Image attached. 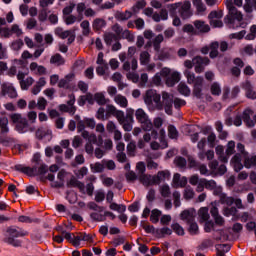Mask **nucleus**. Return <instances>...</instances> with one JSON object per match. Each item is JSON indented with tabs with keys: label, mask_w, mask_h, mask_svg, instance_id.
I'll use <instances>...</instances> for the list:
<instances>
[{
	"label": "nucleus",
	"mask_w": 256,
	"mask_h": 256,
	"mask_svg": "<svg viewBox=\"0 0 256 256\" xmlns=\"http://www.w3.org/2000/svg\"><path fill=\"white\" fill-rule=\"evenodd\" d=\"M160 194L164 198L171 197V187L167 184L160 186Z\"/></svg>",
	"instance_id": "nucleus-58"
},
{
	"label": "nucleus",
	"mask_w": 256,
	"mask_h": 256,
	"mask_svg": "<svg viewBox=\"0 0 256 256\" xmlns=\"http://www.w3.org/2000/svg\"><path fill=\"white\" fill-rule=\"evenodd\" d=\"M118 39H126L129 41V43H133V41H135V35H133L131 31L125 29L122 30V34L119 36Z\"/></svg>",
	"instance_id": "nucleus-48"
},
{
	"label": "nucleus",
	"mask_w": 256,
	"mask_h": 256,
	"mask_svg": "<svg viewBox=\"0 0 256 256\" xmlns=\"http://www.w3.org/2000/svg\"><path fill=\"white\" fill-rule=\"evenodd\" d=\"M226 157H231V155H234L235 153V141H229L227 143V148H226Z\"/></svg>",
	"instance_id": "nucleus-59"
},
{
	"label": "nucleus",
	"mask_w": 256,
	"mask_h": 256,
	"mask_svg": "<svg viewBox=\"0 0 256 256\" xmlns=\"http://www.w3.org/2000/svg\"><path fill=\"white\" fill-rule=\"evenodd\" d=\"M210 93L211 95L219 97V95H221V85L217 82L212 83L210 86Z\"/></svg>",
	"instance_id": "nucleus-51"
},
{
	"label": "nucleus",
	"mask_w": 256,
	"mask_h": 256,
	"mask_svg": "<svg viewBox=\"0 0 256 256\" xmlns=\"http://www.w3.org/2000/svg\"><path fill=\"white\" fill-rule=\"evenodd\" d=\"M221 187H218L217 190L214 191V195H219V202L222 205H228V207H231L233 203H235V198L227 196V194L221 192Z\"/></svg>",
	"instance_id": "nucleus-13"
},
{
	"label": "nucleus",
	"mask_w": 256,
	"mask_h": 256,
	"mask_svg": "<svg viewBox=\"0 0 256 256\" xmlns=\"http://www.w3.org/2000/svg\"><path fill=\"white\" fill-rule=\"evenodd\" d=\"M15 129L18 133H27L29 129V122L27 121V118H24L20 123L16 124Z\"/></svg>",
	"instance_id": "nucleus-37"
},
{
	"label": "nucleus",
	"mask_w": 256,
	"mask_h": 256,
	"mask_svg": "<svg viewBox=\"0 0 256 256\" xmlns=\"http://www.w3.org/2000/svg\"><path fill=\"white\" fill-rule=\"evenodd\" d=\"M51 130L47 129V128H39L37 131H36V137L41 140L43 139L44 137H47V135H51Z\"/></svg>",
	"instance_id": "nucleus-56"
},
{
	"label": "nucleus",
	"mask_w": 256,
	"mask_h": 256,
	"mask_svg": "<svg viewBox=\"0 0 256 256\" xmlns=\"http://www.w3.org/2000/svg\"><path fill=\"white\" fill-rule=\"evenodd\" d=\"M186 70H184V76L187 79L188 85H193L192 95L197 99H203V84L205 80L202 76H196L191 69L195 67L194 58L192 60H185L183 63Z\"/></svg>",
	"instance_id": "nucleus-1"
},
{
	"label": "nucleus",
	"mask_w": 256,
	"mask_h": 256,
	"mask_svg": "<svg viewBox=\"0 0 256 256\" xmlns=\"http://www.w3.org/2000/svg\"><path fill=\"white\" fill-rule=\"evenodd\" d=\"M189 233L190 235H199V225H197V223L194 222H190L189 224Z\"/></svg>",
	"instance_id": "nucleus-60"
},
{
	"label": "nucleus",
	"mask_w": 256,
	"mask_h": 256,
	"mask_svg": "<svg viewBox=\"0 0 256 256\" xmlns=\"http://www.w3.org/2000/svg\"><path fill=\"white\" fill-rule=\"evenodd\" d=\"M180 16L182 19H189L191 17V2L185 1L183 4L180 5L179 9Z\"/></svg>",
	"instance_id": "nucleus-17"
},
{
	"label": "nucleus",
	"mask_w": 256,
	"mask_h": 256,
	"mask_svg": "<svg viewBox=\"0 0 256 256\" xmlns=\"http://www.w3.org/2000/svg\"><path fill=\"white\" fill-rule=\"evenodd\" d=\"M66 186L71 189L72 187H77L79 191L83 192L85 191V184L81 181H79L75 176H72L70 180L66 183Z\"/></svg>",
	"instance_id": "nucleus-21"
},
{
	"label": "nucleus",
	"mask_w": 256,
	"mask_h": 256,
	"mask_svg": "<svg viewBox=\"0 0 256 256\" xmlns=\"http://www.w3.org/2000/svg\"><path fill=\"white\" fill-rule=\"evenodd\" d=\"M171 179V172L169 170L158 171L157 175L152 176V183L160 185L161 183Z\"/></svg>",
	"instance_id": "nucleus-12"
},
{
	"label": "nucleus",
	"mask_w": 256,
	"mask_h": 256,
	"mask_svg": "<svg viewBox=\"0 0 256 256\" xmlns=\"http://www.w3.org/2000/svg\"><path fill=\"white\" fill-rule=\"evenodd\" d=\"M160 217H161V211L158 209H154L151 212L150 221H152V223H159Z\"/></svg>",
	"instance_id": "nucleus-62"
},
{
	"label": "nucleus",
	"mask_w": 256,
	"mask_h": 256,
	"mask_svg": "<svg viewBox=\"0 0 256 256\" xmlns=\"http://www.w3.org/2000/svg\"><path fill=\"white\" fill-rule=\"evenodd\" d=\"M80 27L82 29V35L84 37H89V35L91 33V24L89 23V20H83L80 23Z\"/></svg>",
	"instance_id": "nucleus-40"
},
{
	"label": "nucleus",
	"mask_w": 256,
	"mask_h": 256,
	"mask_svg": "<svg viewBox=\"0 0 256 256\" xmlns=\"http://www.w3.org/2000/svg\"><path fill=\"white\" fill-rule=\"evenodd\" d=\"M117 39L119 38L114 33L109 32L104 34V41L106 45H111V43H113V41H117Z\"/></svg>",
	"instance_id": "nucleus-57"
},
{
	"label": "nucleus",
	"mask_w": 256,
	"mask_h": 256,
	"mask_svg": "<svg viewBox=\"0 0 256 256\" xmlns=\"http://www.w3.org/2000/svg\"><path fill=\"white\" fill-rule=\"evenodd\" d=\"M61 236L64 237V239H66V241H69V243H72L75 246V241L77 239V236H75L72 233H69L65 230L61 231Z\"/></svg>",
	"instance_id": "nucleus-53"
},
{
	"label": "nucleus",
	"mask_w": 256,
	"mask_h": 256,
	"mask_svg": "<svg viewBox=\"0 0 256 256\" xmlns=\"http://www.w3.org/2000/svg\"><path fill=\"white\" fill-rule=\"evenodd\" d=\"M144 103L149 111H163V104H161V94L157 90H147L144 96Z\"/></svg>",
	"instance_id": "nucleus-4"
},
{
	"label": "nucleus",
	"mask_w": 256,
	"mask_h": 256,
	"mask_svg": "<svg viewBox=\"0 0 256 256\" xmlns=\"http://www.w3.org/2000/svg\"><path fill=\"white\" fill-rule=\"evenodd\" d=\"M54 33L60 39H67V37H69V35H71V30H63V28L57 27V28H55Z\"/></svg>",
	"instance_id": "nucleus-44"
},
{
	"label": "nucleus",
	"mask_w": 256,
	"mask_h": 256,
	"mask_svg": "<svg viewBox=\"0 0 256 256\" xmlns=\"http://www.w3.org/2000/svg\"><path fill=\"white\" fill-rule=\"evenodd\" d=\"M194 26L196 27V29H198V31H200V33H209V31H211L209 24H206L201 20H196L194 22Z\"/></svg>",
	"instance_id": "nucleus-35"
},
{
	"label": "nucleus",
	"mask_w": 256,
	"mask_h": 256,
	"mask_svg": "<svg viewBox=\"0 0 256 256\" xmlns=\"http://www.w3.org/2000/svg\"><path fill=\"white\" fill-rule=\"evenodd\" d=\"M171 233H173V230L168 227L156 229V235H158L159 237H165V235H171Z\"/></svg>",
	"instance_id": "nucleus-63"
},
{
	"label": "nucleus",
	"mask_w": 256,
	"mask_h": 256,
	"mask_svg": "<svg viewBox=\"0 0 256 256\" xmlns=\"http://www.w3.org/2000/svg\"><path fill=\"white\" fill-rule=\"evenodd\" d=\"M7 133H9V119H7V117H0V145L7 143V140L3 137V135H7Z\"/></svg>",
	"instance_id": "nucleus-14"
},
{
	"label": "nucleus",
	"mask_w": 256,
	"mask_h": 256,
	"mask_svg": "<svg viewBox=\"0 0 256 256\" xmlns=\"http://www.w3.org/2000/svg\"><path fill=\"white\" fill-rule=\"evenodd\" d=\"M180 218L182 221H186V223H193L195 221V212L189 211V210H184L180 214Z\"/></svg>",
	"instance_id": "nucleus-28"
},
{
	"label": "nucleus",
	"mask_w": 256,
	"mask_h": 256,
	"mask_svg": "<svg viewBox=\"0 0 256 256\" xmlns=\"http://www.w3.org/2000/svg\"><path fill=\"white\" fill-rule=\"evenodd\" d=\"M205 145H207L206 138H202L197 144V148L199 149L198 157L201 161L205 159Z\"/></svg>",
	"instance_id": "nucleus-34"
},
{
	"label": "nucleus",
	"mask_w": 256,
	"mask_h": 256,
	"mask_svg": "<svg viewBox=\"0 0 256 256\" xmlns=\"http://www.w3.org/2000/svg\"><path fill=\"white\" fill-rule=\"evenodd\" d=\"M243 159H244V167H246V169H251V167H256V155L249 156L248 154Z\"/></svg>",
	"instance_id": "nucleus-38"
},
{
	"label": "nucleus",
	"mask_w": 256,
	"mask_h": 256,
	"mask_svg": "<svg viewBox=\"0 0 256 256\" xmlns=\"http://www.w3.org/2000/svg\"><path fill=\"white\" fill-rule=\"evenodd\" d=\"M4 235V243L12 245V247H21L22 242L18 239V237H27V235H29V232L17 226H10L6 229Z\"/></svg>",
	"instance_id": "nucleus-2"
},
{
	"label": "nucleus",
	"mask_w": 256,
	"mask_h": 256,
	"mask_svg": "<svg viewBox=\"0 0 256 256\" xmlns=\"http://www.w3.org/2000/svg\"><path fill=\"white\" fill-rule=\"evenodd\" d=\"M225 5L228 14L224 18V22L226 25H229V27L235 28V23H241V21H243V12L239 11V9L233 5V0H227Z\"/></svg>",
	"instance_id": "nucleus-3"
},
{
	"label": "nucleus",
	"mask_w": 256,
	"mask_h": 256,
	"mask_svg": "<svg viewBox=\"0 0 256 256\" xmlns=\"http://www.w3.org/2000/svg\"><path fill=\"white\" fill-rule=\"evenodd\" d=\"M90 169L92 173H103V170L105 169V164L96 162L90 165Z\"/></svg>",
	"instance_id": "nucleus-52"
},
{
	"label": "nucleus",
	"mask_w": 256,
	"mask_h": 256,
	"mask_svg": "<svg viewBox=\"0 0 256 256\" xmlns=\"http://www.w3.org/2000/svg\"><path fill=\"white\" fill-rule=\"evenodd\" d=\"M83 21V16H75L73 14H70L68 16H64V23L67 25H73L75 23H81Z\"/></svg>",
	"instance_id": "nucleus-32"
},
{
	"label": "nucleus",
	"mask_w": 256,
	"mask_h": 256,
	"mask_svg": "<svg viewBox=\"0 0 256 256\" xmlns=\"http://www.w3.org/2000/svg\"><path fill=\"white\" fill-rule=\"evenodd\" d=\"M243 8L245 13H253V9L256 11V0H245Z\"/></svg>",
	"instance_id": "nucleus-43"
},
{
	"label": "nucleus",
	"mask_w": 256,
	"mask_h": 256,
	"mask_svg": "<svg viewBox=\"0 0 256 256\" xmlns=\"http://www.w3.org/2000/svg\"><path fill=\"white\" fill-rule=\"evenodd\" d=\"M94 101L98 105H107V103H111V100L107 97H105V93L103 92H97L94 94Z\"/></svg>",
	"instance_id": "nucleus-27"
},
{
	"label": "nucleus",
	"mask_w": 256,
	"mask_h": 256,
	"mask_svg": "<svg viewBox=\"0 0 256 256\" xmlns=\"http://www.w3.org/2000/svg\"><path fill=\"white\" fill-rule=\"evenodd\" d=\"M73 79H75V74H68V75H66L64 78H62L58 82V87L60 89H69V87L71 85V81H73Z\"/></svg>",
	"instance_id": "nucleus-22"
},
{
	"label": "nucleus",
	"mask_w": 256,
	"mask_h": 256,
	"mask_svg": "<svg viewBox=\"0 0 256 256\" xmlns=\"http://www.w3.org/2000/svg\"><path fill=\"white\" fill-rule=\"evenodd\" d=\"M183 197L186 201H190V199L195 197V190H193L191 187H186L183 192Z\"/></svg>",
	"instance_id": "nucleus-55"
},
{
	"label": "nucleus",
	"mask_w": 256,
	"mask_h": 256,
	"mask_svg": "<svg viewBox=\"0 0 256 256\" xmlns=\"http://www.w3.org/2000/svg\"><path fill=\"white\" fill-rule=\"evenodd\" d=\"M163 41H165V37H163V34L157 35L152 42L154 50L159 51L161 49V43H163Z\"/></svg>",
	"instance_id": "nucleus-47"
},
{
	"label": "nucleus",
	"mask_w": 256,
	"mask_h": 256,
	"mask_svg": "<svg viewBox=\"0 0 256 256\" xmlns=\"http://www.w3.org/2000/svg\"><path fill=\"white\" fill-rule=\"evenodd\" d=\"M95 143H97V135L91 134L88 138V142L85 144V151L88 155H93L95 152V148L93 147Z\"/></svg>",
	"instance_id": "nucleus-18"
},
{
	"label": "nucleus",
	"mask_w": 256,
	"mask_h": 256,
	"mask_svg": "<svg viewBox=\"0 0 256 256\" xmlns=\"http://www.w3.org/2000/svg\"><path fill=\"white\" fill-rule=\"evenodd\" d=\"M50 63L52 65H56L57 67H61V65H65V58H63V56H61V54L56 53L51 56Z\"/></svg>",
	"instance_id": "nucleus-33"
},
{
	"label": "nucleus",
	"mask_w": 256,
	"mask_h": 256,
	"mask_svg": "<svg viewBox=\"0 0 256 256\" xmlns=\"http://www.w3.org/2000/svg\"><path fill=\"white\" fill-rule=\"evenodd\" d=\"M179 81H181V74L179 72H173L167 77L166 85L167 87H175Z\"/></svg>",
	"instance_id": "nucleus-20"
},
{
	"label": "nucleus",
	"mask_w": 256,
	"mask_h": 256,
	"mask_svg": "<svg viewBox=\"0 0 256 256\" xmlns=\"http://www.w3.org/2000/svg\"><path fill=\"white\" fill-rule=\"evenodd\" d=\"M2 95L5 97V95H8L10 99H16L17 97V90L13 86H8L3 84L2 85Z\"/></svg>",
	"instance_id": "nucleus-23"
},
{
	"label": "nucleus",
	"mask_w": 256,
	"mask_h": 256,
	"mask_svg": "<svg viewBox=\"0 0 256 256\" xmlns=\"http://www.w3.org/2000/svg\"><path fill=\"white\" fill-rule=\"evenodd\" d=\"M162 110L165 109V113L167 115H173V94H169V92H162Z\"/></svg>",
	"instance_id": "nucleus-8"
},
{
	"label": "nucleus",
	"mask_w": 256,
	"mask_h": 256,
	"mask_svg": "<svg viewBox=\"0 0 256 256\" xmlns=\"http://www.w3.org/2000/svg\"><path fill=\"white\" fill-rule=\"evenodd\" d=\"M231 163L234 167V171H236V173H239V171H241V169H243V164L241 163V154L240 153H236L232 159H231Z\"/></svg>",
	"instance_id": "nucleus-24"
},
{
	"label": "nucleus",
	"mask_w": 256,
	"mask_h": 256,
	"mask_svg": "<svg viewBox=\"0 0 256 256\" xmlns=\"http://www.w3.org/2000/svg\"><path fill=\"white\" fill-rule=\"evenodd\" d=\"M17 79L20 81V87L23 91H27L35 83V79L33 77H27L25 79V73L18 72ZM25 79V80H24Z\"/></svg>",
	"instance_id": "nucleus-11"
},
{
	"label": "nucleus",
	"mask_w": 256,
	"mask_h": 256,
	"mask_svg": "<svg viewBox=\"0 0 256 256\" xmlns=\"http://www.w3.org/2000/svg\"><path fill=\"white\" fill-rule=\"evenodd\" d=\"M139 181L142 183V185H145V187H149V185L153 184V177L149 174H142L139 176Z\"/></svg>",
	"instance_id": "nucleus-42"
},
{
	"label": "nucleus",
	"mask_w": 256,
	"mask_h": 256,
	"mask_svg": "<svg viewBox=\"0 0 256 256\" xmlns=\"http://www.w3.org/2000/svg\"><path fill=\"white\" fill-rule=\"evenodd\" d=\"M198 216L200 217L201 221H209L210 216H209V208L207 207H202L198 211Z\"/></svg>",
	"instance_id": "nucleus-50"
},
{
	"label": "nucleus",
	"mask_w": 256,
	"mask_h": 256,
	"mask_svg": "<svg viewBox=\"0 0 256 256\" xmlns=\"http://www.w3.org/2000/svg\"><path fill=\"white\" fill-rule=\"evenodd\" d=\"M139 61L141 65H149L151 62V54H149L147 51H142L140 53Z\"/></svg>",
	"instance_id": "nucleus-46"
},
{
	"label": "nucleus",
	"mask_w": 256,
	"mask_h": 256,
	"mask_svg": "<svg viewBox=\"0 0 256 256\" xmlns=\"http://www.w3.org/2000/svg\"><path fill=\"white\" fill-rule=\"evenodd\" d=\"M178 92L180 95H184V97H189L191 95V88L185 82H180L178 85Z\"/></svg>",
	"instance_id": "nucleus-39"
},
{
	"label": "nucleus",
	"mask_w": 256,
	"mask_h": 256,
	"mask_svg": "<svg viewBox=\"0 0 256 256\" xmlns=\"http://www.w3.org/2000/svg\"><path fill=\"white\" fill-rule=\"evenodd\" d=\"M47 17H49L47 8H42L38 14V21H40V23H45V21H47Z\"/></svg>",
	"instance_id": "nucleus-61"
},
{
	"label": "nucleus",
	"mask_w": 256,
	"mask_h": 256,
	"mask_svg": "<svg viewBox=\"0 0 256 256\" xmlns=\"http://www.w3.org/2000/svg\"><path fill=\"white\" fill-rule=\"evenodd\" d=\"M215 151L219 161H221L222 163H227L229 161V157L225 155V148L223 147V145L216 146Z\"/></svg>",
	"instance_id": "nucleus-30"
},
{
	"label": "nucleus",
	"mask_w": 256,
	"mask_h": 256,
	"mask_svg": "<svg viewBox=\"0 0 256 256\" xmlns=\"http://www.w3.org/2000/svg\"><path fill=\"white\" fill-rule=\"evenodd\" d=\"M231 249L230 245L227 244H217L216 245V256H225V253Z\"/></svg>",
	"instance_id": "nucleus-41"
},
{
	"label": "nucleus",
	"mask_w": 256,
	"mask_h": 256,
	"mask_svg": "<svg viewBox=\"0 0 256 256\" xmlns=\"http://www.w3.org/2000/svg\"><path fill=\"white\" fill-rule=\"evenodd\" d=\"M209 49L210 59H217V57H219V50L220 53H225L226 51H229V43H227V41H214L209 44Z\"/></svg>",
	"instance_id": "nucleus-7"
},
{
	"label": "nucleus",
	"mask_w": 256,
	"mask_h": 256,
	"mask_svg": "<svg viewBox=\"0 0 256 256\" xmlns=\"http://www.w3.org/2000/svg\"><path fill=\"white\" fill-rule=\"evenodd\" d=\"M203 182L205 189H208L209 191H213L214 189H216L217 191V182H215V180H207L203 178Z\"/></svg>",
	"instance_id": "nucleus-54"
},
{
	"label": "nucleus",
	"mask_w": 256,
	"mask_h": 256,
	"mask_svg": "<svg viewBox=\"0 0 256 256\" xmlns=\"http://www.w3.org/2000/svg\"><path fill=\"white\" fill-rule=\"evenodd\" d=\"M81 241H86V243H93V235L80 233L78 236H76L74 247H79V245H81Z\"/></svg>",
	"instance_id": "nucleus-19"
},
{
	"label": "nucleus",
	"mask_w": 256,
	"mask_h": 256,
	"mask_svg": "<svg viewBox=\"0 0 256 256\" xmlns=\"http://www.w3.org/2000/svg\"><path fill=\"white\" fill-rule=\"evenodd\" d=\"M251 115H253V111L250 109H246L243 112L242 119L247 127H255V122L251 120Z\"/></svg>",
	"instance_id": "nucleus-26"
},
{
	"label": "nucleus",
	"mask_w": 256,
	"mask_h": 256,
	"mask_svg": "<svg viewBox=\"0 0 256 256\" xmlns=\"http://www.w3.org/2000/svg\"><path fill=\"white\" fill-rule=\"evenodd\" d=\"M114 17L117 19V21H129V19L133 17V12L129 10H126L125 12L116 11Z\"/></svg>",
	"instance_id": "nucleus-25"
},
{
	"label": "nucleus",
	"mask_w": 256,
	"mask_h": 256,
	"mask_svg": "<svg viewBox=\"0 0 256 256\" xmlns=\"http://www.w3.org/2000/svg\"><path fill=\"white\" fill-rule=\"evenodd\" d=\"M59 110L63 113H69L70 115H75V111H77V108L75 106H68L67 104H61L59 105Z\"/></svg>",
	"instance_id": "nucleus-49"
},
{
	"label": "nucleus",
	"mask_w": 256,
	"mask_h": 256,
	"mask_svg": "<svg viewBox=\"0 0 256 256\" xmlns=\"http://www.w3.org/2000/svg\"><path fill=\"white\" fill-rule=\"evenodd\" d=\"M134 115L143 131H151L153 129V122L151 121V118H149V114H147L143 108H138Z\"/></svg>",
	"instance_id": "nucleus-5"
},
{
	"label": "nucleus",
	"mask_w": 256,
	"mask_h": 256,
	"mask_svg": "<svg viewBox=\"0 0 256 256\" xmlns=\"http://www.w3.org/2000/svg\"><path fill=\"white\" fill-rule=\"evenodd\" d=\"M211 63L209 57H203L197 55L194 57V71L195 73L201 74L205 71V67Z\"/></svg>",
	"instance_id": "nucleus-9"
},
{
	"label": "nucleus",
	"mask_w": 256,
	"mask_h": 256,
	"mask_svg": "<svg viewBox=\"0 0 256 256\" xmlns=\"http://www.w3.org/2000/svg\"><path fill=\"white\" fill-rule=\"evenodd\" d=\"M187 185V177H181V174L175 173L172 179V187L179 189V187H185Z\"/></svg>",
	"instance_id": "nucleus-15"
},
{
	"label": "nucleus",
	"mask_w": 256,
	"mask_h": 256,
	"mask_svg": "<svg viewBox=\"0 0 256 256\" xmlns=\"http://www.w3.org/2000/svg\"><path fill=\"white\" fill-rule=\"evenodd\" d=\"M114 103H116V105H119V107H122L123 109H127V106L129 105L127 97L121 94L114 96Z\"/></svg>",
	"instance_id": "nucleus-31"
},
{
	"label": "nucleus",
	"mask_w": 256,
	"mask_h": 256,
	"mask_svg": "<svg viewBox=\"0 0 256 256\" xmlns=\"http://www.w3.org/2000/svg\"><path fill=\"white\" fill-rule=\"evenodd\" d=\"M107 25V22L103 18H96L92 22V27L94 31H101L103 27Z\"/></svg>",
	"instance_id": "nucleus-36"
},
{
	"label": "nucleus",
	"mask_w": 256,
	"mask_h": 256,
	"mask_svg": "<svg viewBox=\"0 0 256 256\" xmlns=\"http://www.w3.org/2000/svg\"><path fill=\"white\" fill-rule=\"evenodd\" d=\"M88 209L94 211L90 213V219H92V221H95L96 223L105 221V207L99 206L95 202H89Z\"/></svg>",
	"instance_id": "nucleus-6"
},
{
	"label": "nucleus",
	"mask_w": 256,
	"mask_h": 256,
	"mask_svg": "<svg viewBox=\"0 0 256 256\" xmlns=\"http://www.w3.org/2000/svg\"><path fill=\"white\" fill-rule=\"evenodd\" d=\"M45 85H47V81L45 80V78H39V80L36 82L31 90L32 94L39 95V93H41V88L45 87Z\"/></svg>",
	"instance_id": "nucleus-29"
},
{
	"label": "nucleus",
	"mask_w": 256,
	"mask_h": 256,
	"mask_svg": "<svg viewBox=\"0 0 256 256\" xmlns=\"http://www.w3.org/2000/svg\"><path fill=\"white\" fill-rule=\"evenodd\" d=\"M125 115V112L122 110L117 109L115 105L113 104H107L106 105V116L107 117H115L117 121H120L123 119V116Z\"/></svg>",
	"instance_id": "nucleus-10"
},
{
	"label": "nucleus",
	"mask_w": 256,
	"mask_h": 256,
	"mask_svg": "<svg viewBox=\"0 0 256 256\" xmlns=\"http://www.w3.org/2000/svg\"><path fill=\"white\" fill-rule=\"evenodd\" d=\"M119 125L122 126V129H124V131H133V122L130 121H126L125 120V114L122 115V120L118 121Z\"/></svg>",
	"instance_id": "nucleus-45"
},
{
	"label": "nucleus",
	"mask_w": 256,
	"mask_h": 256,
	"mask_svg": "<svg viewBox=\"0 0 256 256\" xmlns=\"http://www.w3.org/2000/svg\"><path fill=\"white\" fill-rule=\"evenodd\" d=\"M223 17V11L219 10V11H212L209 13L208 15V19L209 21H213L215 19H221Z\"/></svg>",
	"instance_id": "nucleus-64"
},
{
	"label": "nucleus",
	"mask_w": 256,
	"mask_h": 256,
	"mask_svg": "<svg viewBox=\"0 0 256 256\" xmlns=\"http://www.w3.org/2000/svg\"><path fill=\"white\" fill-rule=\"evenodd\" d=\"M29 69L31 73H34V75H47V68L43 65L37 64V62H31L29 65Z\"/></svg>",
	"instance_id": "nucleus-16"
}]
</instances>
